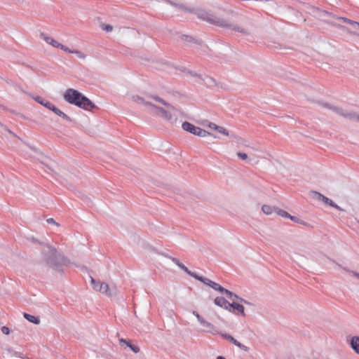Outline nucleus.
<instances>
[{
  "instance_id": "19",
  "label": "nucleus",
  "mask_w": 359,
  "mask_h": 359,
  "mask_svg": "<svg viewBox=\"0 0 359 359\" xmlns=\"http://www.w3.org/2000/svg\"><path fill=\"white\" fill-rule=\"evenodd\" d=\"M262 210L266 215H271L274 212H276L277 208L272 207L268 205H264L262 207Z\"/></svg>"
},
{
  "instance_id": "15",
  "label": "nucleus",
  "mask_w": 359,
  "mask_h": 359,
  "mask_svg": "<svg viewBox=\"0 0 359 359\" xmlns=\"http://www.w3.org/2000/svg\"><path fill=\"white\" fill-rule=\"evenodd\" d=\"M119 342L121 344H125L127 347H129L135 353L140 351V348L137 346L131 344L129 341H126L124 339H120Z\"/></svg>"
},
{
  "instance_id": "36",
  "label": "nucleus",
  "mask_w": 359,
  "mask_h": 359,
  "mask_svg": "<svg viewBox=\"0 0 359 359\" xmlns=\"http://www.w3.org/2000/svg\"><path fill=\"white\" fill-rule=\"evenodd\" d=\"M207 124H208V127L211 128V129H214L216 130L217 128V125H216L215 123H212V122H210V121H207Z\"/></svg>"
},
{
  "instance_id": "2",
  "label": "nucleus",
  "mask_w": 359,
  "mask_h": 359,
  "mask_svg": "<svg viewBox=\"0 0 359 359\" xmlns=\"http://www.w3.org/2000/svg\"><path fill=\"white\" fill-rule=\"evenodd\" d=\"M64 99L71 104H74L85 110H91L95 107L88 97L74 88H68L64 93Z\"/></svg>"
},
{
  "instance_id": "40",
  "label": "nucleus",
  "mask_w": 359,
  "mask_h": 359,
  "mask_svg": "<svg viewBox=\"0 0 359 359\" xmlns=\"http://www.w3.org/2000/svg\"><path fill=\"white\" fill-rule=\"evenodd\" d=\"M182 37L184 40L188 41H191L193 40L192 37H191L189 36L184 35Z\"/></svg>"
},
{
  "instance_id": "1",
  "label": "nucleus",
  "mask_w": 359,
  "mask_h": 359,
  "mask_svg": "<svg viewBox=\"0 0 359 359\" xmlns=\"http://www.w3.org/2000/svg\"><path fill=\"white\" fill-rule=\"evenodd\" d=\"M196 14L198 18L216 26L229 29L236 32H241L243 34H250L247 29L237 25L231 24L225 19L217 17L205 10H199L197 11Z\"/></svg>"
},
{
  "instance_id": "28",
  "label": "nucleus",
  "mask_w": 359,
  "mask_h": 359,
  "mask_svg": "<svg viewBox=\"0 0 359 359\" xmlns=\"http://www.w3.org/2000/svg\"><path fill=\"white\" fill-rule=\"evenodd\" d=\"M43 106H44L47 109L51 110L52 111H54L55 109L56 108V107H55L54 104H53L51 102H50L47 100H46V102L44 103H43Z\"/></svg>"
},
{
  "instance_id": "18",
  "label": "nucleus",
  "mask_w": 359,
  "mask_h": 359,
  "mask_svg": "<svg viewBox=\"0 0 359 359\" xmlns=\"http://www.w3.org/2000/svg\"><path fill=\"white\" fill-rule=\"evenodd\" d=\"M23 316H24L25 318L27 319L30 323H32L36 325H39L40 323V319L39 317L32 316L27 313H24Z\"/></svg>"
},
{
  "instance_id": "44",
  "label": "nucleus",
  "mask_w": 359,
  "mask_h": 359,
  "mask_svg": "<svg viewBox=\"0 0 359 359\" xmlns=\"http://www.w3.org/2000/svg\"><path fill=\"white\" fill-rule=\"evenodd\" d=\"M189 73L191 76H196V77H201V75H199V74H196V73H194V72H189Z\"/></svg>"
},
{
  "instance_id": "14",
  "label": "nucleus",
  "mask_w": 359,
  "mask_h": 359,
  "mask_svg": "<svg viewBox=\"0 0 359 359\" xmlns=\"http://www.w3.org/2000/svg\"><path fill=\"white\" fill-rule=\"evenodd\" d=\"M351 346L353 348V350L359 354V337L354 336L351 339Z\"/></svg>"
},
{
  "instance_id": "17",
  "label": "nucleus",
  "mask_w": 359,
  "mask_h": 359,
  "mask_svg": "<svg viewBox=\"0 0 359 359\" xmlns=\"http://www.w3.org/2000/svg\"><path fill=\"white\" fill-rule=\"evenodd\" d=\"M344 117L352 121H359V114L355 111H348L347 114H343Z\"/></svg>"
},
{
  "instance_id": "13",
  "label": "nucleus",
  "mask_w": 359,
  "mask_h": 359,
  "mask_svg": "<svg viewBox=\"0 0 359 359\" xmlns=\"http://www.w3.org/2000/svg\"><path fill=\"white\" fill-rule=\"evenodd\" d=\"M229 309H231L232 312L234 310H236L238 312H239L243 316H245V309L244 306L240 304L236 303L233 302L232 303H230Z\"/></svg>"
},
{
  "instance_id": "24",
  "label": "nucleus",
  "mask_w": 359,
  "mask_h": 359,
  "mask_svg": "<svg viewBox=\"0 0 359 359\" xmlns=\"http://www.w3.org/2000/svg\"><path fill=\"white\" fill-rule=\"evenodd\" d=\"M40 37L50 45H52L53 41L54 40L52 37L47 36L46 34L43 32L40 34Z\"/></svg>"
},
{
  "instance_id": "26",
  "label": "nucleus",
  "mask_w": 359,
  "mask_h": 359,
  "mask_svg": "<svg viewBox=\"0 0 359 359\" xmlns=\"http://www.w3.org/2000/svg\"><path fill=\"white\" fill-rule=\"evenodd\" d=\"M276 212L278 215H280L283 217L290 218V215L288 212H287L285 210L278 209V208H277Z\"/></svg>"
},
{
  "instance_id": "29",
  "label": "nucleus",
  "mask_w": 359,
  "mask_h": 359,
  "mask_svg": "<svg viewBox=\"0 0 359 359\" xmlns=\"http://www.w3.org/2000/svg\"><path fill=\"white\" fill-rule=\"evenodd\" d=\"M43 106H44L47 109L51 110L52 111H54L55 109L56 108V107H55L54 104H53L51 102H50L47 100H46V102L44 103H43Z\"/></svg>"
},
{
  "instance_id": "7",
  "label": "nucleus",
  "mask_w": 359,
  "mask_h": 359,
  "mask_svg": "<svg viewBox=\"0 0 359 359\" xmlns=\"http://www.w3.org/2000/svg\"><path fill=\"white\" fill-rule=\"evenodd\" d=\"M91 283L94 290L100 292L101 293L112 297L116 294V288H110L105 283L96 282L95 279L91 277Z\"/></svg>"
},
{
  "instance_id": "49",
  "label": "nucleus",
  "mask_w": 359,
  "mask_h": 359,
  "mask_svg": "<svg viewBox=\"0 0 359 359\" xmlns=\"http://www.w3.org/2000/svg\"><path fill=\"white\" fill-rule=\"evenodd\" d=\"M217 359H226V358L224 357H223V356H218L217 358Z\"/></svg>"
},
{
  "instance_id": "31",
  "label": "nucleus",
  "mask_w": 359,
  "mask_h": 359,
  "mask_svg": "<svg viewBox=\"0 0 359 359\" xmlns=\"http://www.w3.org/2000/svg\"><path fill=\"white\" fill-rule=\"evenodd\" d=\"M222 290H223L222 292H221L222 294H223V293L226 294L227 297H229V299L233 298V295H234V293H233L232 292H231L224 287H223Z\"/></svg>"
},
{
  "instance_id": "39",
  "label": "nucleus",
  "mask_w": 359,
  "mask_h": 359,
  "mask_svg": "<svg viewBox=\"0 0 359 359\" xmlns=\"http://www.w3.org/2000/svg\"><path fill=\"white\" fill-rule=\"evenodd\" d=\"M290 219L292 221H293V222H296V223H300V222H299V218H297V217H294V216H291V215H290Z\"/></svg>"
},
{
  "instance_id": "23",
  "label": "nucleus",
  "mask_w": 359,
  "mask_h": 359,
  "mask_svg": "<svg viewBox=\"0 0 359 359\" xmlns=\"http://www.w3.org/2000/svg\"><path fill=\"white\" fill-rule=\"evenodd\" d=\"M69 53H74L76 55V56L80 59H85L86 57V55L83 53V52L78 50H71L70 51H67Z\"/></svg>"
},
{
  "instance_id": "27",
  "label": "nucleus",
  "mask_w": 359,
  "mask_h": 359,
  "mask_svg": "<svg viewBox=\"0 0 359 359\" xmlns=\"http://www.w3.org/2000/svg\"><path fill=\"white\" fill-rule=\"evenodd\" d=\"M216 130L217 132H219V133L222 134V135H224L226 136H229V131L224 128V127H222V126H217Z\"/></svg>"
},
{
  "instance_id": "9",
  "label": "nucleus",
  "mask_w": 359,
  "mask_h": 359,
  "mask_svg": "<svg viewBox=\"0 0 359 359\" xmlns=\"http://www.w3.org/2000/svg\"><path fill=\"white\" fill-rule=\"evenodd\" d=\"M219 334L222 336V338L229 341L230 342H231L233 344H234L235 346H236L237 347H238L241 350H243L244 351H249V348L248 346H246L242 344L241 343H240L238 340L234 339L231 335H230L229 334H226V333H222V332H220Z\"/></svg>"
},
{
  "instance_id": "33",
  "label": "nucleus",
  "mask_w": 359,
  "mask_h": 359,
  "mask_svg": "<svg viewBox=\"0 0 359 359\" xmlns=\"http://www.w3.org/2000/svg\"><path fill=\"white\" fill-rule=\"evenodd\" d=\"M339 19H340V20H343L344 22L348 23L353 26H354V22H355V21H353V20H350L346 18H339Z\"/></svg>"
},
{
  "instance_id": "3",
  "label": "nucleus",
  "mask_w": 359,
  "mask_h": 359,
  "mask_svg": "<svg viewBox=\"0 0 359 359\" xmlns=\"http://www.w3.org/2000/svg\"><path fill=\"white\" fill-rule=\"evenodd\" d=\"M43 254L44 261L55 270L60 271V267L66 263L64 256L49 245H46Z\"/></svg>"
},
{
  "instance_id": "25",
  "label": "nucleus",
  "mask_w": 359,
  "mask_h": 359,
  "mask_svg": "<svg viewBox=\"0 0 359 359\" xmlns=\"http://www.w3.org/2000/svg\"><path fill=\"white\" fill-rule=\"evenodd\" d=\"M211 288H212L213 290H216V291H218L219 292H222V290H223V287H222L220 285H219L218 283H215V282H212V284L210 285V286Z\"/></svg>"
},
{
  "instance_id": "37",
  "label": "nucleus",
  "mask_w": 359,
  "mask_h": 359,
  "mask_svg": "<svg viewBox=\"0 0 359 359\" xmlns=\"http://www.w3.org/2000/svg\"><path fill=\"white\" fill-rule=\"evenodd\" d=\"M1 330L2 333L4 334H8L10 333V330L6 326H3L1 328Z\"/></svg>"
},
{
  "instance_id": "16",
  "label": "nucleus",
  "mask_w": 359,
  "mask_h": 359,
  "mask_svg": "<svg viewBox=\"0 0 359 359\" xmlns=\"http://www.w3.org/2000/svg\"><path fill=\"white\" fill-rule=\"evenodd\" d=\"M314 194L317 199L323 201L325 203L329 205L330 206L333 205L334 202L331 199L327 198L318 192H314Z\"/></svg>"
},
{
  "instance_id": "11",
  "label": "nucleus",
  "mask_w": 359,
  "mask_h": 359,
  "mask_svg": "<svg viewBox=\"0 0 359 359\" xmlns=\"http://www.w3.org/2000/svg\"><path fill=\"white\" fill-rule=\"evenodd\" d=\"M323 106L325 108H327L329 109L332 110L334 112H335L337 114L341 116L344 117L343 114H347L348 111H346L341 107L332 106L328 103H324Z\"/></svg>"
},
{
  "instance_id": "4",
  "label": "nucleus",
  "mask_w": 359,
  "mask_h": 359,
  "mask_svg": "<svg viewBox=\"0 0 359 359\" xmlns=\"http://www.w3.org/2000/svg\"><path fill=\"white\" fill-rule=\"evenodd\" d=\"M132 99L133 101L142 104L147 107V111L150 114L160 116L169 121H172V116L170 114L169 115V112H168L167 110L155 105L151 101L145 100L144 98L139 95H134Z\"/></svg>"
},
{
  "instance_id": "30",
  "label": "nucleus",
  "mask_w": 359,
  "mask_h": 359,
  "mask_svg": "<svg viewBox=\"0 0 359 359\" xmlns=\"http://www.w3.org/2000/svg\"><path fill=\"white\" fill-rule=\"evenodd\" d=\"M9 352L11 353V354L14 356H16V357H19V358H23V359H26L27 358L24 357L23 356V354L20 352H18V351H11V350H9Z\"/></svg>"
},
{
  "instance_id": "42",
  "label": "nucleus",
  "mask_w": 359,
  "mask_h": 359,
  "mask_svg": "<svg viewBox=\"0 0 359 359\" xmlns=\"http://www.w3.org/2000/svg\"><path fill=\"white\" fill-rule=\"evenodd\" d=\"M240 302L242 303H244L245 304H248V305L251 304L249 302H248L247 300H245L243 298L240 299Z\"/></svg>"
},
{
  "instance_id": "43",
  "label": "nucleus",
  "mask_w": 359,
  "mask_h": 359,
  "mask_svg": "<svg viewBox=\"0 0 359 359\" xmlns=\"http://www.w3.org/2000/svg\"><path fill=\"white\" fill-rule=\"evenodd\" d=\"M332 207L339 210H343L339 205H337L336 203H333V205Z\"/></svg>"
},
{
  "instance_id": "5",
  "label": "nucleus",
  "mask_w": 359,
  "mask_h": 359,
  "mask_svg": "<svg viewBox=\"0 0 359 359\" xmlns=\"http://www.w3.org/2000/svg\"><path fill=\"white\" fill-rule=\"evenodd\" d=\"M182 128L184 130L189 132L193 135L199 136V137H207L210 136L213 138H217V137L215 135L206 131L205 130H203L199 127L195 126L192 123L185 121L182 123Z\"/></svg>"
},
{
  "instance_id": "48",
  "label": "nucleus",
  "mask_w": 359,
  "mask_h": 359,
  "mask_svg": "<svg viewBox=\"0 0 359 359\" xmlns=\"http://www.w3.org/2000/svg\"><path fill=\"white\" fill-rule=\"evenodd\" d=\"M209 80L210 81V82H212L213 84H216V81L215 80H214L212 78H209Z\"/></svg>"
},
{
  "instance_id": "41",
  "label": "nucleus",
  "mask_w": 359,
  "mask_h": 359,
  "mask_svg": "<svg viewBox=\"0 0 359 359\" xmlns=\"http://www.w3.org/2000/svg\"><path fill=\"white\" fill-rule=\"evenodd\" d=\"M240 299H241V297H239L237 294H234V295H233V298L231 299L233 302H234L235 299L238 300L240 302Z\"/></svg>"
},
{
  "instance_id": "32",
  "label": "nucleus",
  "mask_w": 359,
  "mask_h": 359,
  "mask_svg": "<svg viewBox=\"0 0 359 359\" xmlns=\"http://www.w3.org/2000/svg\"><path fill=\"white\" fill-rule=\"evenodd\" d=\"M101 27L103 30L106 31V32H111L112 31L113 29V27L110 25H104V24H102L101 25Z\"/></svg>"
},
{
  "instance_id": "35",
  "label": "nucleus",
  "mask_w": 359,
  "mask_h": 359,
  "mask_svg": "<svg viewBox=\"0 0 359 359\" xmlns=\"http://www.w3.org/2000/svg\"><path fill=\"white\" fill-rule=\"evenodd\" d=\"M237 156L242 160H246L248 158V155L245 153L238 152Z\"/></svg>"
},
{
  "instance_id": "34",
  "label": "nucleus",
  "mask_w": 359,
  "mask_h": 359,
  "mask_svg": "<svg viewBox=\"0 0 359 359\" xmlns=\"http://www.w3.org/2000/svg\"><path fill=\"white\" fill-rule=\"evenodd\" d=\"M34 99L36 102L41 104V105H43V103L46 102V100L39 96L34 97Z\"/></svg>"
},
{
  "instance_id": "20",
  "label": "nucleus",
  "mask_w": 359,
  "mask_h": 359,
  "mask_svg": "<svg viewBox=\"0 0 359 359\" xmlns=\"http://www.w3.org/2000/svg\"><path fill=\"white\" fill-rule=\"evenodd\" d=\"M53 112L55 114H57V116L62 117L63 119H65L69 122L72 121V119L68 115H67L65 113H64L63 111H62L60 109H59L57 107L55 109Z\"/></svg>"
},
{
  "instance_id": "45",
  "label": "nucleus",
  "mask_w": 359,
  "mask_h": 359,
  "mask_svg": "<svg viewBox=\"0 0 359 359\" xmlns=\"http://www.w3.org/2000/svg\"><path fill=\"white\" fill-rule=\"evenodd\" d=\"M351 273L353 276H354L357 277V278L359 279V273H358L355 272V271H351Z\"/></svg>"
},
{
  "instance_id": "38",
  "label": "nucleus",
  "mask_w": 359,
  "mask_h": 359,
  "mask_svg": "<svg viewBox=\"0 0 359 359\" xmlns=\"http://www.w3.org/2000/svg\"><path fill=\"white\" fill-rule=\"evenodd\" d=\"M46 222L48 224H55L56 226H59V224L57 223L53 218L47 219Z\"/></svg>"
},
{
  "instance_id": "47",
  "label": "nucleus",
  "mask_w": 359,
  "mask_h": 359,
  "mask_svg": "<svg viewBox=\"0 0 359 359\" xmlns=\"http://www.w3.org/2000/svg\"><path fill=\"white\" fill-rule=\"evenodd\" d=\"M353 27H358V28H359V22H354V26H353Z\"/></svg>"
},
{
  "instance_id": "22",
  "label": "nucleus",
  "mask_w": 359,
  "mask_h": 359,
  "mask_svg": "<svg viewBox=\"0 0 359 359\" xmlns=\"http://www.w3.org/2000/svg\"><path fill=\"white\" fill-rule=\"evenodd\" d=\"M51 46L55 48H60L61 50H62L64 51H70V49L68 47L62 45V43H59L58 41H57L55 39L53 40Z\"/></svg>"
},
{
  "instance_id": "21",
  "label": "nucleus",
  "mask_w": 359,
  "mask_h": 359,
  "mask_svg": "<svg viewBox=\"0 0 359 359\" xmlns=\"http://www.w3.org/2000/svg\"><path fill=\"white\" fill-rule=\"evenodd\" d=\"M194 278L195 279L202 282L205 285H208L209 287L210 286V285L213 282L212 280H210L209 278L201 276L198 275L197 273L195 274Z\"/></svg>"
},
{
  "instance_id": "6",
  "label": "nucleus",
  "mask_w": 359,
  "mask_h": 359,
  "mask_svg": "<svg viewBox=\"0 0 359 359\" xmlns=\"http://www.w3.org/2000/svg\"><path fill=\"white\" fill-rule=\"evenodd\" d=\"M192 313L196 317L198 323L204 327L203 332L211 334L212 335H217L220 334L219 329L216 326H215L210 322L207 321L197 311H194Z\"/></svg>"
},
{
  "instance_id": "8",
  "label": "nucleus",
  "mask_w": 359,
  "mask_h": 359,
  "mask_svg": "<svg viewBox=\"0 0 359 359\" xmlns=\"http://www.w3.org/2000/svg\"><path fill=\"white\" fill-rule=\"evenodd\" d=\"M149 97L154 101H156L158 103L162 104L164 106H166L168 107V109H169L167 111L169 112V115L170 114L172 116V121L170 122L171 123L176 122V121H177L176 112L177 111V110L174 107H172L170 104H169L168 103H167L165 100H163L160 97L151 95Z\"/></svg>"
},
{
  "instance_id": "12",
  "label": "nucleus",
  "mask_w": 359,
  "mask_h": 359,
  "mask_svg": "<svg viewBox=\"0 0 359 359\" xmlns=\"http://www.w3.org/2000/svg\"><path fill=\"white\" fill-rule=\"evenodd\" d=\"M171 260L177 265L181 269H182L184 272H186L188 275H189L191 277H194L196 273L192 272L188 269V268L184 266L180 261L175 257H170Z\"/></svg>"
},
{
  "instance_id": "10",
  "label": "nucleus",
  "mask_w": 359,
  "mask_h": 359,
  "mask_svg": "<svg viewBox=\"0 0 359 359\" xmlns=\"http://www.w3.org/2000/svg\"><path fill=\"white\" fill-rule=\"evenodd\" d=\"M214 303L215 305L223 308L229 311H231V309H229L230 303L226 300L224 297H217L215 299Z\"/></svg>"
},
{
  "instance_id": "46",
  "label": "nucleus",
  "mask_w": 359,
  "mask_h": 359,
  "mask_svg": "<svg viewBox=\"0 0 359 359\" xmlns=\"http://www.w3.org/2000/svg\"><path fill=\"white\" fill-rule=\"evenodd\" d=\"M207 121H208V120L203 121L201 122L202 126H203L205 127H208Z\"/></svg>"
},
{
  "instance_id": "50",
  "label": "nucleus",
  "mask_w": 359,
  "mask_h": 359,
  "mask_svg": "<svg viewBox=\"0 0 359 359\" xmlns=\"http://www.w3.org/2000/svg\"><path fill=\"white\" fill-rule=\"evenodd\" d=\"M26 359H30V358H27H27H26Z\"/></svg>"
}]
</instances>
